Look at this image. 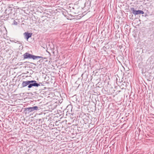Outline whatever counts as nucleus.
Masks as SVG:
<instances>
[{
    "label": "nucleus",
    "mask_w": 154,
    "mask_h": 154,
    "mask_svg": "<svg viewBox=\"0 0 154 154\" xmlns=\"http://www.w3.org/2000/svg\"><path fill=\"white\" fill-rule=\"evenodd\" d=\"M38 107L37 106H35L33 107H30L26 108L25 109V110L28 111V113L37 110L38 109Z\"/></svg>",
    "instance_id": "obj_4"
},
{
    "label": "nucleus",
    "mask_w": 154,
    "mask_h": 154,
    "mask_svg": "<svg viewBox=\"0 0 154 154\" xmlns=\"http://www.w3.org/2000/svg\"><path fill=\"white\" fill-rule=\"evenodd\" d=\"M40 84L42 83L40 82L39 83H37L35 80L29 81V84L28 87L29 88H31L32 87H38L40 86Z\"/></svg>",
    "instance_id": "obj_1"
},
{
    "label": "nucleus",
    "mask_w": 154,
    "mask_h": 154,
    "mask_svg": "<svg viewBox=\"0 0 154 154\" xmlns=\"http://www.w3.org/2000/svg\"><path fill=\"white\" fill-rule=\"evenodd\" d=\"M14 25H17V22L15 20H14Z\"/></svg>",
    "instance_id": "obj_8"
},
{
    "label": "nucleus",
    "mask_w": 154,
    "mask_h": 154,
    "mask_svg": "<svg viewBox=\"0 0 154 154\" xmlns=\"http://www.w3.org/2000/svg\"><path fill=\"white\" fill-rule=\"evenodd\" d=\"M41 120H42V119H39L38 121L39 122H40V121H41Z\"/></svg>",
    "instance_id": "obj_9"
},
{
    "label": "nucleus",
    "mask_w": 154,
    "mask_h": 154,
    "mask_svg": "<svg viewBox=\"0 0 154 154\" xmlns=\"http://www.w3.org/2000/svg\"><path fill=\"white\" fill-rule=\"evenodd\" d=\"M24 59H32L35 60V56L26 52L23 55Z\"/></svg>",
    "instance_id": "obj_2"
},
{
    "label": "nucleus",
    "mask_w": 154,
    "mask_h": 154,
    "mask_svg": "<svg viewBox=\"0 0 154 154\" xmlns=\"http://www.w3.org/2000/svg\"><path fill=\"white\" fill-rule=\"evenodd\" d=\"M29 81H23V82L21 85L22 87H25L27 85H29Z\"/></svg>",
    "instance_id": "obj_6"
},
{
    "label": "nucleus",
    "mask_w": 154,
    "mask_h": 154,
    "mask_svg": "<svg viewBox=\"0 0 154 154\" xmlns=\"http://www.w3.org/2000/svg\"><path fill=\"white\" fill-rule=\"evenodd\" d=\"M23 34L24 35L25 38L28 40V39L32 36V33H29L28 32H25Z\"/></svg>",
    "instance_id": "obj_5"
},
{
    "label": "nucleus",
    "mask_w": 154,
    "mask_h": 154,
    "mask_svg": "<svg viewBox=\"0 0 154 154\" xmlns=\"http://www.w3.org/2000/svg\"><path fill=\"white\" fill-rule=\"evenodd\" d=\"M38 58H41L42 59H46V58H43V57L42 56H35V60L37 59Z\"/></svg>",
    "instance_id": "obj_7"
},
{
    "label": "nucleus",
    "mask_w": 154,
    "mask_h": 154,
    "mask_svg": "<svg viewBox=\"0 0 154 154\" xmlns=\"http://www.w3.org/2000/svg\"><path fill=\"white\" fill-rule=\"evenodd\" d=\"M131 10L132 11L133 14L135 15H138L140 14H143L144 13V12L143 11H136L135 10L134 8H131Z\"/></svg>",
    "instance_id": "obj_3"
}]
</instances>
